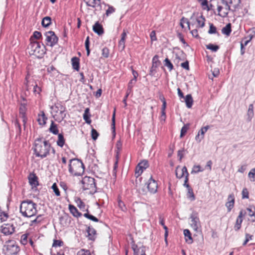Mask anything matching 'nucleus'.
Segmentation results:
<instances>
[{
    "label": "nucleus",
    "mask_w": 255,
    "mask_h": 255,
    "mask_svg": "<svg viewBox=\"0 0 255 255\" xmlns=\"http://www.w3.org/2000/svg\"><path fill=\"white\" fill-rule=\"evenodd\" d=\"M33 149L35 156L42 159L49 154L51 149L53 154L55 153V150L51 146L50 142L47 140H43L41 138L35 139Z\"/></svg>",
    "instance_id": "nucleus-1"
},
{
    "label": "nucleus",
    "mask_w": 255,
    "mask_h": 255,
    "mask_svg": "<svg viewBox=\"0 0 255 255\" xmlns=\"http://www.w3.org/2000/svg\"><path fill=\"white\" fill-rule=\"evenodd\" d=\"M230 9V5L225 0H210V10L214 11V13L216 14V10L218 12L217 15L222 17H227Z\"/></svg>",
    "instance_id": "nucleus-2"
},
{
    "label": "nucleus",
    "mask_w": 255,
    "mask_h": 255,
    "mask_svg": "<svg viewBox=\"0 0 255 255\" xmlns=\"http://www.w3.org/2000/svg\"><path fill=\"white\" fill-rule=\"evenodd\" d=\"M36 207L37 205L31 200L23 201L20 206V212L22 216L31 217L36 214Z\"/></svg>",
    "instance_id": "nucleus-3"
},
{
    "label": "nucleus",
    "mask_w": 255,
    "mask_h": 255,
    "mask_svg": "<svg viewBox=\"0 0 255 255\" xmlns=\"http://www.w3.org/2000/svg\"><path fill=\"white\" fill-rule=\"evenodd\" d=\"M84 165L81 160L72 159L69 164V172L74 176L81 175L84 172Z\"/></svg>",
    "instance_id": "nucleus-4"
},
{
    "label": "nucleus",
    "mask_w": 255,
    "mask_h": 255,
    "mask_svg": "<svg viewBox=\"0 0 255 255\" xmlns=\"http://www.w3.org/2000/svg\"><path fill=\"white\" fill-rule=\"evenodd\" d=\"M28 48L29 54L38 58H41L45 54L44 45L41 46L37 41L31 42Z\"/></svg>",
    "instance_id": "nucleus-5"
},
{
    "label": "nucleus",
    "mask_w": 255,
    "mask_h": 255,
    "mask_svg": "<svg viewBox=\"0 0 255 255\" xmlns=\"http://www.w3.org/2000/svg\"><path fill=\"white\" fill-rule=\"evenodd\" d=\"M51 109L55 113L53 117L56 121L60 122L65 118L66 114L65 112L66 108L61 104H56L54 106L51 107Z\"/></svg>",
    "instance_id": "nucleus-6"
},
{
    "label": "nucleus",
    "mask_w": 255,
    "mask_h": 255,
    "mask_svg": "<svg viewBox=\"0 0 255 255\" xmlns=\"http://www.w3.org/2000/svg\"><path fill=\"white\" fill-rule=\"evenodd\" d=\"M82 187L84 190H89L90 192H96V186L94 178L85 176L81 181Z\"/></svg>",
    "instance_id": "nucleus-7"
},
{
    "label": "nucleus",
    "mask_w": 255,
    "mask_h": 255,
    "mask_svg": "<svg viewBox=\"0 0 255 255\" xmlns=\"http://www.w3.org/2000/svg\"><path fill=\"white\" fill-rule=\"evenodd\" d=\"M3 251L5 255H16L20 249L15 242L9 241L4 246Z\"/></svg>",
    "instance_id": "nucleus-8"
},
{
    "label": "nucleus",
    "mask_w": 255,
    "mask_h": 255,
    "mask_svg": "<svg viewBox=\"0 0 255 255\" xmlns=\"http://www.w3.org/2000/svg\"><path fill=\"white\" fill-rule=\"evenodd\" d=\"M190 225L197 233L201 232V225L197 212H193L190 216Z\"/></svg>",
    "instance_id": "nucleus-9"
},
{
    "label": "nucleus",
    "mask_w": 255,
    "mask_h": 255,
    "mask_svg": "<svg viewBox=\"0 0 255 255\" xmlns=\"http://www.w3.org/2000/svg\"><path fill=\"white\" fill-rule=\"evenodd\" d=\"M46 36V45L53 47L58 42V38L52 31L46 32L45 34Z\"/></svg>",
    "instance_id": "nucleus-10"
},
{
    "label": "nucleus",
    "mask_w": 255,
    "mask_h": 255,
    "mask_svg": "<svg viewBox=\"0 0 255 255\" xmlns=\"http://www.w3.org/2000/svg\"><path fill=\"white\" fill-rule=\"evenodd\" d=\"M0 232L5 236L12 235L15 231L13 224H4L0 227Z\"/></svg>",
    "instance_id": "nucleus-11"
},
{
    "label": "nucleus",
    "mask_w": 255,
    "mask_h": 255,
    "mask_svg": "<svg viewBox=\"0 0 255 255\" xmlns=\"http://www.w3.org/2000/svg\"><path fill=\"white\" fill-rule=\"evenodd\" d=\"M147 187L148 191L152 194L155 193L157 191L158 185L156 181L153 179L152 176L148 181Z\"/></svg>",
    "instance_id": "nucleus-12"
},
{
    "label": "nucleus",
    "mask_w": 255,
    "mask_h": 255,
    "mask_svg": "<svg viewBox=\"0 0 255 255\" xmlns=\"http://www.w3.org/2000/svg\"><path fill=\"white\" fill-rule=\"evenodd\" d=\"M175 174L177 178L179 179L184 176L185 177L186 176H187V177L189 176V173L186 166L181 168L179 166H178L175 170Z\"/></svg>",
    "instance_id": "nucleus-13"
},
{
    "label": "nucleus",
    "mask_w": 255,
    "mask_h": 255,
    "mask_svg": "<svg viewBox=\"0 0 255 255\" xmlns=\"http://www.w3.org/2000/svg\"><path fill=\"white\" fill-rule=\"evenodd\" d=\"M148 166V161L146 160H144L139 162L136 168L135 174L137 176H139L143 172L144 169H145Z\"/></svg>",
    "instance_id": "nucleus-14"
},
{
    "label": "nucleus",
    "mask_w": 255,
    "mask_h": 255,
    "mask_svg": "<svg viewBox=\"0 0 255 255\" xmlns=\"http://www.w3.org/2000/svg\"><path fill=\"white\" fill-rule=\"evenodd\" d=\"M209 128V126H206L201 128L199 131L198 134L195 137L196 141L200 142L204 138V134L208 130Z\"/></svg>",
    "instance_id": "nucleus-15"
},
{
    "label": "nucleus",
    "mask_w": 255,
    "mask_h": 255,
    "mask_svg": "<svg viewBox=\"0 0 255 255\" xmlns=\"http://www.w3.org/2000/svg\"><path fill=\"white\" fill-rule=\"evenodd\" d=\"M127 37V32L124 29L123 33L121 34V39L119 42V47L123 50L125 48V40Z\"/></svg>",
    "instance_id": "nucleus-16"
},
{
    "label": "nucleus",
    "mask_w": 255,
    "mask_h": 255,
    "mask_svg": "<svg viewBox=\"0 0 255 255\" xmlns=\"http://www.w3.org/2000/svg\"><path fill=\"white\" fill-rule=\"evenodd\" d=\"M93 31L97 33L98 35H100L104 33V30L102 26L98 22H97L93 27Z\"/></svg>",
    "instance_id": "nucleus-17"
},
{
    "label": "nucleus",
    "mask_w": 255,
    "mask_h": 255,
    "mask_svg": "<svg viewBox=\"0 0 255 255\" xmlns=\"http://www.w3.org/2000/svg\"><path fill=\"white\" fill-rule=\"evenodd\" d=\"M88 233V237L89 240L94 241L95 239V236L96 234V230L93 228L89 227L87 230Z\"/></svg>",
    "instance_id": "nucleus-18"
},
{
    "label": "nucleus",
    "mask_w": 255,
    "mask_h": 255,
    "mask_svg": "<svg viewBox=\"0 0 255 255\" xmlns=\"http://www.w3.org/2000/svg\"><path fill=\"white\" fill-rule=\"evenodd\" d=\"M69 209L71 213L76 217H79L82 216V213L79 212L77 209L73 205H69Z\"/></svg>",
    "instance_id": "nucleus-19"
},
{
    "label": "nucleus",
    "mask_w": 255,
    "mask_h": 255,
    "mask_svg": "<svg viewBox=\"0 0 255 255\" xmlns=\"http://www.w3.org/2000/svg\"><path fill=\"white\" fill-rule=\"evenodd\" d=\"M254 116V105L253 104H250L249 106V109L247 112V120L249 122L251 121L252 118Z\"/></svg>",
    "instance_id": "nucleus-20"
},
{
    "label": "nucleus",
    "mask_w": 255,
    "mask_h": 255,
    "mask_svg": "<svg viewBox=\"0 0 255 255\" xmlns=\"http://www.w3.org/2000/svg\"><path fill=\"white\" fill-rule=\"evenodd\" d=\"M184 99L186 107L188 108H191L192 106L193 103V100L191 95L188 94L186 95Z\"/></svg>",
    "instance_id": "nucleus-21"
},
{
    "label": "nucleus",
    "mask_w": 255,
    "mask_h": 255,
    "mask_svg": "<svg viewBox=\"0 0 255 255\" xmlns=\"http://www.w3.org/2000/svg\"><path fill=\"white\" fill-rule=\"evenodd\" d=\"M200 3L203 9L206 10L208 11L210 10V3L209 4L207 0H197Z\"/></svg>",
    "instance_id": "nucleus-22"
},
{
    "label": "nucleus",
    "mask_w": 255,
    "mask_h": 255,
    "mask_svg": "<svg viewBox=\"0 0 255 255\" xmlns=\"http://www.w3.org/2000/svg\"><path fill=\"white\" fill-rule=\"evenodd\" d=\"M87 5L95 7L100 4V0H84Z\"/></svg>",
    "instance_id": "nucleus-23"
},
{
    "label": "nucleus",
    "mask_w": 255,
    "mask_h": 255,
    "mask_svg": "<svg viewBox=\"0 0 255 255\" xmlns=\"http://www.w3.org/2000/svg\"><path fill=\"white\" fill-rule=\"evenodd\" d=\"M73 68L76 71L79 70V59L76 57H73L71 59Z\"/></svg>",
    "instance_id": "nucleus-24"
},
{
    "label": "nucleus",
    "mask_w": 255,
    "mask_h": 255,
    "mask_svg": "<svg viewBox=\"0 0 255 255\" xmlns=\"http://www.w3.org/2000/svg\"><path fill=\"white\" fill-rule=\"evenodd\" d=\"M184 235L185 237L186 241L188 242L189 244H191L193 242V240L190 231L188 229H185L184 230Z\"/></svg>",
    "instance_id": "nucleus-25"
},
{
    "label": "nucleus",
    "mask_w": 255,
    "mask_h": 255,
    "mask_svg": "<svg viewBox=\"0 0 255 255\" xmlns=\"http://www.w3.org/2000/svg\"><path fill=\"white\" fill-rule=\"evenodd\" d=\"M89 109L86 108L85 110L84 113L83 114V119L85 121L86 123L87 124H91V120L90 118V114L89 113Z\"/></svg>",
    "instance_id": "nucleus-26"
},
{
    "label": "nucleus",
    "mask_w": 255,
    "mask_h": 255,
    "mask_svg": "<svg viewBox=\"0 0 255 255\" xmlns=\"http://www.w3.org/2000/svg\"><path fill=\"white\" fill-rule=\"evenodd\" d=\"M49 130L50 132L53 133L54 134H57L58 133L57 126L52 121H51V125Z\"/></svg>",
    "instance_id": "nucleus-27"
},
{
    "label": "nucleus",
    "mask_w": 255,
    "mask_h": 255,
    "mask_svg": "<svg viewBox=\"0 0 255 255\" xmlns=\"http://www.w3.org/2000/svg\"><path fill=\"white\" fill-rule=\"evenodd\" d=\"M42 25L44 27L49 26L51 24V18L49 16L44 17L41 22Z\"/></svg>",
    "instance_id": "nucleus-28"
},
{
    "label": "nucleus",
    "mask_w": 255,
    "mask_h": 255,
    "mask_svg": "<svg viewBox=\"0 0 255 255\" xmlns=\"http://www.w3.org/2000/svg\"><path fill=\"white\" fill-rule=\"evenodd\" d=\"M196 21L198 23L197 27H203L205 25V19L203 15H201L196 18Z\"/></svg>",
    "instance_id": "nucleus-29"
},
{
    "label": "nucleus",
    "mask_w": 255,
    "mask_h": 255,
    "mask_svg": "<svg viewBox=\"0 0 255 255\" xmlns=\"http://www.w3.org/2000/svg\"><path fill=\"white\" fill-rule=\"evenodd\" d=\"M29 182L32 186L38 185L37 177L35 175H30L29 177Z\"/></svg>",
    "instance_id": "nucleus-30"
},
{
    "label": "nucleus",
    "mask_w": 255,
    "mask_h": 255,
    "mask_svg": "<svg viewBox=\"0 0 255 255\" xmlns=\"http://www.w3.org/2000/svg\"><path fill=\"white\" fill-rule=\"evenodd\" d=\"M65 143V139L62 134H58V140L57 141V144L60 147H62L63 146Z\"/></svg>",
    "instance_id": "nucleus-31"
},
{
    "label": "nucleus",
    "mask_w": 255,
    "mask_h": 255,
    "mask_svg": "<svg viewBox=\"0 0 255 255\" xmlns=\"http://www.w3.org/2000/svg\"><path fill=\"white\" fill-rule=\"evenodd\" d=\"M223 33L229 36L231 32V25L230 23L228 24L226 26L222 29Z\"/></svg>",
    "instance_id": "nucleus-32"
},
{
    "label": "nucleus",
    "mask_w": 255,
    "mask_h": 255,
    "mask_svg": "<svg viewBox=\"0 0 255 255\" xmlns=\"http://www.w3.org/2000/svg\"><path fill=\"white\" fill-rule=\"evenodd\" d=\"M160 64V62L158 60V55H155L152 58V66L153 68H157Z\"/></svg>",
    "instance_id": "nucleus-33"
},
{
    "label": "nucleus",
    "mask_w": 255,
    "mask_h": 255,
    "mask_svg": "<svg viewBox=\"0 0 255 255\" xmlns=\"http://www.w3.org/2000/svg\"><path fill=\"white\" fill-rule=\"evenodd\" d=\"M247 210L249 211V215L251 217H254V219L252 220V222L255 221V207H251L247 208Z\"/></svg>",
    "instance_id": "nucleus-34"
},
{
    "label": "nucleus",
    "mask_w": 255,
    "mask_h": 255,
    "mask_svg": "<svg viewBox=\"0 0 255 255\" xmlns=\"http://www.w3.org/2000/svg\"><path fill=\"white\" fill-rule=\"evenodd\" d=\"M188 192L187 194V197L188 198H190L192 201H193L195 199V195L194 194L193 189L191 188V187H189L187 188Z\"/></svg>",
    "instance_id": "nucleus-35"
},
{
    "label": "nucleus",
    "mask_w": 255,
    "mask_h": 255,
    "mask_svg": "<svg viewBox=\"0 0 255 255\" xmlns=\"http://www.w3.org/2000/svg\"><path fill=\"white\" fill-rule=\"evenodd\" d=\"M235 199H232L231 201H228L226 203V206L228 209V211L230 212L234 206Z\"/></svg>",
    "instance_id": "nucleus-36"
},
{
    "label": "nucleus",
    "mask_w": 255,
    "mask_h": 255,
    "mask_svg": "<svg viewBox=\"0 0 255 255\" xmlns=\"http://www.w3.org/2000/svg\"><path fill=\"white\" fill-rule=\"evenodd\" d=\"M206 48L213 52H216L219 49V46L213 44H209L206 45Z\"/></svg>",
    "instance_id": "nucleus-37"
},
{
    "label": "nucleus",
    "mask_w": 255,
    "mask_h": 255,
    "mask_svg": "<svg viewBox=\"0 0 255 255\" xmlns=\"http://www.w3.org/2000/svg\"><path fill=\"white\" fill-rule=\"evenodd\" d=\"M248 176L252 182L255 181V168H253L249 173Z\"/></svg>",
    "instance_id": "nucleus-38"
},
{
    "label": "nucleus",
    "mask_w": 255,
    "mask_h": 255,
    "mask_svg": "<svg viewBox=\"0 0 255 255\" xmlns=\"http://www.w3.org/2000/svg\"><path fill=\"white\" fill-rule=\"evenodd\" d=\"M46 120H47V118L45 117L44 113H43L41 117H39L38 119L39 124L41 125H44L46 124Z\"/></svg>",
    "instance_id": "nucleus-39"
},
{
    "label": "nucleus",
    "mask_w": 255,
    "mask_h": 255,
    "mask_svg": "<svg viewBox=\"0 0 255 255\" xmlns=\"http://www.w3.org/2000/svg\"><path fill=\"white\" fill-rule=\"evenodd\" d=\"M89 37L88 36L87 38H86V41H85V48H86V51H87V56H89L90 55V48H89V46H90V40H89Z\"/></svg>",
    "instance_id": "nucleus-40"
},
{
    "label": "nucleus",
    "mask_w": 255,
    "mask_h": 255,
    "mask_svg": "<svg viewBox=\"0 0 255 255\" xmlns=\"http://www.w3.org/2000/svg\"><path fill=\"white\" fill-rule=\"evenodd\" d=\"M164 65L168 68L169 71H171L173 68L172 64L168 58L165 59Z\"/></svg>",
    "instance_id": "nucleus-41"
},
{
    "label": "nucleus",
    "mask_w": 255,
    "mask_h": 255,
    "mask_svg": "<svg viewBox=\"0 0 255 255\" xmlns=\"http://www.w3.org/2000/svg\"><path fill=\"white\" fill-rule=\"evenodd\" d=\"M145 247L142 246L141 247H139L137 249V251L134 254L135 255H141L145 254Z\"/></svg>",
    "instance_id": "nucleus-42"
},
{
    "label": "nucleus",
    "mask_w": 255,
    "mask_h": 255,
    "mask_svg": "<svg viewBox=\"0 0 255 255\" xmlns=\"http://www.w3.org/2000/svg\"><path fill=\"white\" fill-rule=\"evenodd\" d=\"M84 216L93 221H94L96 222H98L99 221V220L96 217H95V216H94L92 215L89 214L88 213H85L84 214Z\"/></svg>",
    "instance_id": "nucleus-43"
},
{
    "label": "nucleus",
    "mask_w": 255,
    "mask_h": 255,
    "mask_svg": "<svg viewBox=\"0 0 255 255\" xmlns=\"http://www.w3.org/2000/svg\"><path fill=\"white\" fill-rule=\"evenodd\" d=\"M243 222V219H239L237 218L236 224L235 225L234 228L236 231H238L240 229L241 227V224Z\"/></svg>",
    "instance_id": "nucleus-44"
},
{
    "label": "nucleus",
    "mask_w": 255,
    "mask_h": 255,
    "mask_svg": "<svg viewBox=\"0 0 255 255\" xmlns=\"http://www.w3.org/2000/svg\"><path fill=\"white\" fill-rule=\"evenodd\" d=\"M99 134L97 132V131L94 129L92 128L91 130V136L93 140H95L97 139Z\"/></svg>",
    "instance_id": "nucleus-45"
},
{
    "label": "nucleus",
    "mask_w": 255,
    "mask_h": 255,
    "mask_svg": "<svg viewBox=\"0 0 255 255\" xmlns=\"http://www.w3.org/2000/svg\"><path fill=\"white\" fill-rule=\"evenodd\" d=\"M249 193L248 189L246 188H244L242 192V198L248 199L249 197Z\"/></svg>",
    "instance_id": "nucleus-46"
},
{
    "label": "nucleus",
    "mask_w": 255,
    "mask_h": 255,
    "mask_svg": "<svg viewBox=\"0 0 255 255\" xmlns=\"http://www.w3.org/2000/svg\"><path fill=\"white\" fill-rule=\"evenodd\" d=\"M63 245V242L61 240H54L52 245L53 247H62Z\"/></svg>",
    "instance_id": "nucleus-47"
},
{
    "label": "nucleus",
    "mask_w": 255,
    "mask_h": 255,
    "mask_svg": "<svg viewBox=\"0 0 255 255\" xmlns=\"http://www.w3.org/2000/svg\"><path fill=\"white\" fill-rule=\"evenodd\" d=\"M52 188L53 190L55 195L57 196L60 195V192L57 187V186L56 183H54L52 186Z\"/></svg>",
    "instance_id": "nucleus-48"
},
{
    "label": "nucleus",
    "mask_w": 255,
    "mask_h": 255,
    "mask_svg": "<svg viewBox=\"0 0 255 255\" xmlns=\"http://www.w3.org/2000/svg\"><path fill=\"white\" fill-rule=\"evenodd\" d=\"M20 242L22 244L25 245L27 243V235L23 234L21 236Z\"/></svg>",
    "instance_id": "nucleus-49"
},
{
    "label": "nucleus",
    "mask_w": 255,
    "mask_h": 255,
    "mask_svg": "<svg viewBox=\"0 0 255 255\" xmlns=\"http://www.w3.org/2000/svg\"><path fill=\"white\" fill-rule=\"evenodd\" d=\"M161 101L162 102V105L161 108V111L163 113V115L164 114V112H165V109L166 107V102L165 99L164 97L160 98Z\"/></svg>",
    "instance_id": "nucleus-50"
},
{
    "label": "nucleus",
    "mask_w": 255,
    "mask_h": 255,
    "mask_svg": "<svg viewBox=\"0 0 255 255\" xmlns=\"http://www.w3.org/2000/svg\"><path fill=\"white\" fill-rule=\"evenodd\" d=\"M183 22H185L186 24H187V25L188 26V27L189 29H190V23H189V21L188 20V19L187 18H185L184 17H183L181 19L180 25H181V26L182 28L184 27V24H183Z\"/></svg>",
    "instance_id": "nucleus-51"
},
{
    "label": "nucleus",
    "mask_w": 255,
    "mask_h": 255,
    "mask_svg": "<svg viewBox=\"0 0 255 255\" xmlns=\"http://www.w3.org/2000/svg\"><path fill=\"white\" fill-rule=\"evenodd\" d=\"M216 27L214 26L212 23L210 24V29L209 30L208 33L210 34H214L216 33Z\"/></svg>",
    "instance_id": "nucleus-52"
},
{
    "label": "nucleus",
    "mask_w": 255,
    "mask_h": 255,
    "mask_svg": "<svg viewBox=\"0 0 255 255\" xmlns=\"http://www.w3.org/2000/svg\"><path fill=\"white\" fill-rule=\"evenodd\" d=\"M109 55V49L107 47H104L102 49V55L105 58H108Z\"/></svg>",
    "instance_id": "nucleus-53"
},
{
    "label": "nucleus",
    "mask_w": 255,
    "mask_h": 255,
    "mask_svg": "<svg viewBox=\"0 0 255 255\" xmlns=\"http://www.w3.org/2000/svg\"><path fill=\"white\" fill-rule=\"evenodd\" d=\"M29 78V75L27 74L25 78L24 85L25 87V89L26 91H28L29 89H30V87L29 85V81H28V79Z\"/></svg>",
    "instance_id": "nucleus-54"
},
{
    "label": "nucleus",
    "mask_w": 255,
    "mask_h": 255,
    "mask_svg": "<svg viewBox=\"0 0 255 255\" xmlns=\"http://www.w3.org/2000/svg\"><path fill=\"white\" fill-rule=\"evenodd\" d=\"M118 205L119 207L121 209V210L123 211H125L127 210V208L124 204V203L121 200H119Z\"/></svg>",
    "instance_id": "nucleus-55"
},
{
    "label": "nucleus",
    "mask_w": 255,
    "mask_h": 255,
    "mask_svg": "<svg viewBox=\"0 0 255 255\" xmlns=\"http://www.w3.org/2000/svg\"><path fill=\"white\" fill-rule=\"evenodd\" d=\"M200 165H195L193 166L192 170L191 171V173H196L202 171V170L200 169Z\"/></svg>",
    "instance_id": "nucleus-56"
},
{
    "label": "nucleus",
    "mask_w": 255,
    "mask_h": 255,
    "mask_svg": "<svg viewBox=\"0 0 255 255\" xmlns=\"http://www.w3.org/2000/svg\"><path fill=\"white\" fill-rule=\"evenodd\" d=\"M136 82H134V81H133L132 79H131L129 82L128 83V91H129V92H131L132 91V88L133 86V85L135 84Z\"/></svg>",
    "instance_id": "nucleus-57"
},
{
    "label": "nucleus",
    "mask_w": 255,
    "mask_h": 255,
    "mask_svg": "<svg viewBox=\"0 0 255 255\" xmlns=\"http://www.w3.org/2000/svg\"><path fill=\"white\" fill-rule=\"evenodd\" d=\"M77 255H91V254L89 251L82 249L78 252Z\"/></svg>",
    "instance_id": "nucleus-58"
},
{
    "label": "nucleus",
    "mask_w": 255,
    "mask_h": 255,
    "mask_svg": "<svg viewBox=\"0 0 255 255\" xmlns=\"http://www.w3.org/2000/svg\"><path fill=\"white\" fill-rule=\"evenodd\" d=\"M116 147L117 148V153L118 155L122 148V143L120 140L117 141L116 144Z\"/></svg>",
    "instance_id": "nucleus-59"
},
{
    "label": "nucleus",
    "mask_w": 255,
    "mask_h": 255,
    "mask_svg": "<svg viewBox=\"0 0 255 255\" xmlns=\"http://www.w3.org/2000/svg\"><path fill=\"white\" fill-rule=\"evenodd\" d=\"M115 9L113 6H109L108 9L106 10V15L107 16H109L110 14L113 13L114 12H115Z\"/></svg>",
    "instance_id": "nucleus-60"
},
{
    "label": "nucleus",
    "mask_w": 255,
    "mask_h": 255,
    "mask_svg": "<svg viewBox=\"0 0 255 255\" xmlns=\"http://www.w3.org/2000/svg\"><path fill=\"white\" fill-rule=\"evenodd\" d=\"M187 129H188V127L185 126H183L182 128L181 129V133H180V137H183L186 134V133L187 132Z\"/></svg>",
    "instance_id": "nucleus-61"
},
{
    "label": "nucleus",
    "mask_w": 255,
    "mask_h": 255,
    "mask_svg": "<svg viewBox=\"0 0 255 255\" xmlns=\"http://www.w3.org/2000/svg\"><path fill=\"white\" fill-rule=\"evenodd\" d=\"M252 237L253 236L252 235H249V234H246V240L245 241H244L243 245V246H245L247 243L250 240H252Z\"/></svg>",
    "instance_id": "nucleus-62"
},
{
    "label": "nucleus",
    "mask_w": 255,
    "mask_h": 255,
    "mask_svg": "<svg viewBox=\"0 0 255 255\" xmlns=\"http://www.w3.org/2000/svg\"><path fill=\"white\" fill-rule=\"evenodd\" d=\"M41 36V33L39 31H35L33 32V36L36 39H39Z\"/></svg>",
    "instance_id": "nucleus-63"
},
{
    "label": "nucleus",
    "mask_w": 255,
    "mask_h": 255,
    "mask_svg": "<svg viewBox=\"0 0 255 255\" xmlns=\"http://www.w3.org/2000/svg\"><path fill=\"white\" fill-rule=\"evenodd\" d=\"M184 149H182L181 150H178V156L179 157V160L181 161L182 158L184 156Z\"/></svg>",
    "instance_id": "nucleus-64"
}]
</instances>
